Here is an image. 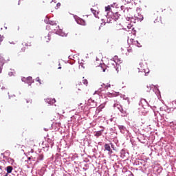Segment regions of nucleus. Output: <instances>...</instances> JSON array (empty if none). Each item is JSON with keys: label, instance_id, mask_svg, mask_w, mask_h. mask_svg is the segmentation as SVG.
<instances>
[{"label": "nucleus", "instance_id": "c9c22d12", "mask_svg": "<svg viewBox=\"0 0 176 176\" xmlns=\"http://www.w3.org/2000/svg\"><path fill=\"white\" fill-rule=\"evenodd\" d=\"M100 27H99V30H100Z\"/></svg>", "mask_w": 176, "mask_h": 176}, {"label": "nucleus", "instance_id": "f704fd0d", "mask_svg": "<svg viewBox=\"0 0 176 176\" xmlns=\"http://www.w3.org/2000/svg\"><path fill=\"white\" fill-rule=\"evenodd\" d=\"M111 146H113V144H111Z\"/></svg>", "mask_w": 176, "mask_h": 176}, {"label": "nucleus", "instance_id": "f8f14e48", "mask_svg": "<svg viewBox=\"0 0 176 176\" xmlns=\"http://www.w3.org/2000/svg\"><path fill=\"white\" fill-rule=\"evenodd\" d=\"M131 54H133V49L129 48L127 50V52H126V56H131Z\"/></svg>", "mask_w": 176, "mask_h": 176}, {"label": "nucleus", "instance_id": "f257e3e1", "mask_svg": "<svg viewBox=\"0 0 176 176\" xmlns=\"http://www.w3.org/2000/svg\"><path fill=\"white\" fill-rule=\"evenodd\" d=\"M22 46L23 47L21 48V52H25V47H28V46L31 47L32 46V44L31 43V42H23L22 43Z\"/></svg>", "mask_w": 176, "mask_h": 176}, {"label": "nucleus", "instance_id": "a878e982", "mask_svg": "<svg viewBox=\"0 0 176 176\" xmlns=\"http://www.w3.org/2000/svg\"><path fill=\"white\" fill-rule=\"evenodd\" d=\"M17 41H10V43L11 44V45H16V43Z\"/></svg>", "mask_w": 176, "mask_h": 176}, {"label": "nucleus", "instance_id": "b1692460", "mask_svg": "<svg viewBox=\"0 0 176 176\" xmlns=\"http://www.w3.org/2000/svg\"><path fill=\"white\" fill-rule=\"evenodd\" d=\"M36 82H38V83H39L40 85H42V82H41V78H39V77H37V78H36Z\"/></svg>", "mask_w": 176, "mask_h": 176}, {"label": "nucleus", "instance_id": "7ed1b4c3", "mask_svg": "<svg viewBox=\"0 0 176 176\" xmlns=\"http://www.w3.org/2000/svg\"><path fill=\"white\" fill-rule=\"evenodd\" d=\"M46 102H47V104H50V105H53V104H54L56 102V99L54 98H47L45 100Z\"/></svg>", "mask_w": 176, "mask_h": 176}, {"label": "nucleus", "instance_id": "1a4fd4ad", "mask_svg": "<svg viewBox=\"0 0 176 176\" xmlns=\"http://www.w3.org/2000/svg\"><path fill=\"white\" fill-rule=\"evenodd\" d=\"M43 41H44V42H50V35L47 34L45 37H43Z\"/></svg>", "mask_w": 176, "mask_h": 176}, {"label": "nucleus", "instance_id": "dca6fc26", "mask_svg": "<svg viewBox=\"0 0 176 176\" xmlns=\"http://www.w3.org/2000/svg\"><path fill=\"white\" fill-rule=\"evenodd\" d=\"M134 45H135V46H137L138 47H142V45H141V43L140 42H138V41H135L133 42Z\"/></svg>", "mask_w": 176, "mask_h": 176}, {"label": "nucleus", "instance_id": "aec40b11", "mask_svg": "<svg viewBox=\"0 0 176 176\" xmlns=\"http://www.w3.org/2000/svg\"><path fill=\"white\" fill-rule=\"evenodd\" d=\"M91 11L92 12L93 14H94L95 17H97V11H96L93 8H91Z\"/></svg>", "mask_w": 176, "mask_h": 176}, {"label": "nucleus", "instance_id": "6e6552de", "mask_svg": "<svg viewBox=\"0 0 176 176\" xmlns=\"http://www.w3.org/2000/svg\"><path fill=\"white\" fill-rule=\"evenodd\" d=\"M120 17V15L119 14V12H116L113 16V19L115 20V21H116V20H119Z\"/></svg>", "mask_w": 176, "mask_h": 176}, {"label": "nucleus", "instance_id": "412c9836", "mask_svg": "<svg viewBox=\"0 0 176 176\" xmlns=\"http://www.w3.org/2000/svg\"><path fill=\"white\" fill-rule=\"evenodd\" d=\"M82 83H83L84 85H85V86H87L89 82L87 81V79H83V80H82Z\"/></svg>", "mask_w": 176, "mask_h": 176}, {"label": "nucleus", "instance_id": "bb28decb", "mask_svg": "<svg viewBox=\"0 0 176 176\" xmlns=\"http://www.w3.org/2000/svg\"><path fill=\"white\" fill-rule=\"evenodd\" d=\"M60 6H61V3H58L56 4V7H57L56 9H58V8H60Z\"/></svg>", "mask_w": 176, "mask_h": 176}, {"label": "nucleus", "instance_id": "393cba45", "mask_svg": "<svg viewBox=\"0 0 176 176\" xmlns=\"http://www.w3.org/2000/svg\"><path fill=\"white\" fill-rule=\"evenodd\" d=\"M4 38H5V37H3V36H1V35H0V45H1V43H2V41H3Z\"/></svg>", "mask_w": 176, "mask_h": 176}, {"label": "nucleus", "instance_id": "6ab92c4d", "mask_svg": "<svg viewBox=\"0 0 176 176\" xmlns=\"http://www.w3.org/2000/svg\"><path fill=\"white\" fill-rule=\"evenodd\" d=\"M105 10L106 12H111V10H112V9L111 8V6L105 7Z\"/></svg>", "mask_w": 176, "mask_h": 176}, {"label": "nucleus", "instance_id": "20e7f679", "mask_svg": "<svg viewBox=\"0 0 176 176\" xmlns=\"http://www.w3.org/2000/svg\"><path fill=\"white\" fill-rule=\"evenodd\" d=\"M76 21L78 24H80V25H86V21L80 18L78 19Z\"/></svg>", "mask_w": 176, "mask_h": 176}, {"label": "nucleus", "instance_id": "2eb2a0df", "mask_svg": "<svg viewBox=\"0 0 176 176\" xmlns=\"http://www.w3.org/2000/svg\"><path fill=\"white\" fill-rule=\"evenodd\" d=\"M125 16H126L127 21H130V20H131V19H133V15H131V14H129H129H126Z\"/></svg>", "mask_w": 176, "mask_h": 176}, {"label": "nucleus", "instance_id": "39448f33", "mask_svg": "<svg viewBox=\"0 0 176 176\" xmlns=\"http://www.w3.org/2000/svg\"><path fill=\"white\" fill-rule=\"evenodd\" d=\"M104 151H107L109 153H113L112 149H111V146L108 144H104Z\"/></svg>", "mask_w": 176, "mask_h": 176}, {"label": "nucleus", "instance_id": "72a5a7b5", "mask_svg": "<svg viewBox=\"0 0 176 176\" xmlns=\"http://www.w3.org/2000/svg\"><path fill=\"white\" fill-rule=\"evenodd\" d=\"M128 17H130V14H128Z\"/></svg>", "mask_w": 176, "mask_h": 176}, {"label": "nucleus", "instance_id": "473e14b6", "mask_svg": "<svg viewBox=\"0 0 176 176\" xmlns=\"http://www.w3.org/2000/svg\"><path fill=\"white\" fill-rule=\"evenodd\" d=\"M0 170H2V166H0Z\"/></svg>", "mask_w": 176, "mask_h": 176}, {"label": "nucleus", "instance_id": "a211bd4d", "mask_svg": "<svg viewBox=\"0 0 176 176\" xmlns=\"http://www.w3.org/2000/svg\"><path fill=\"white\" fill-rule=\"evenodd\" d=\"M115 64H116V62L115 60H111L109 63V65H113V68H115Z\"/></svg>", "mask_w": 176, "mask_h": 176}, {"label": "nucleus", "instance_id": "c85d7f7f", "mask_svg": "<svg viewBox=\"0 0 176 176\" xmlns=\"http://www.w3.org/2000/svg\"><path fill=\"white\" fill-rule=\"evenodd\" d=\"M2 72V66L0 65V74Z\"/></svg>", "mask_w": 176, "mask_h": 176}, {"label": "nucleus", "instance_id": "0eeeda50", "mask_svg": "<svg viewBox=\"0 0 176 176\" xmlns=\"http://www.w3.org/2000/svg\"><path fill=\"white\" fill-rule=\"evenodd\" d=\"M26 82H27L29 85H30L31 83H33V82H34V80H32V77H30V76L28 77V78H26Z\"/></svg>", "mask_w": 176, "mask_h": 176}, {"label": "nucleus", "instance_id": "7c9ffc66", "mask_svg": "<svg viewBox=\"0 0 176 176\" xmlns=\"http://www.w3.org/2000/svg\"><path fill=\"white\" fill-rule=\"evenodd\" d=\"M128 28H131V25H129V26H128Z\"/></svg>", "mask_w": 176, "mask_h": 176}, {"label": "nucleus", "instance_id": "9b49d317", "mask_svg": "<svg viewBox=\"0 0 176 176\" xmlns=\"http://www.w3.org/2000/svg\"><path fill=\"white\" fill-rule=\"evenodd\" d=\"M13 171V167L11 166H7V173L8 174H10Z\"/></svg>", "mask_w": 176, "mask_h": 176}, {"label": "nucleus", "instance_id": "5701e85b", "mask_svg": "<svg viewBox=\"0 0 176 176\" xmlns=\"http://www.w3.org/2000/svg\"><path fill=\"white\" fill-rule=\"evenodd\" d=\"M111 96L113 97H118V96H119V93H116V92L113 93V94H111Z\"/></svg>", "mask_w": 176, "mask_h": 176}, {"label": "nucleus", "instance_id": "cd10ccee", "mask_svg": "<svg viewBox=\"0 0 176 176\" xmlns=\"http://www.w3.org/2000/svg\"><path fill=\"white\" fill-rule=\"evenodd\" d=\"M6 91V89L5 88H1V93H5Z\"/></svg>", "mask_w": 176, "mask_h": 176}, {"label": "nucleus", "instance_id": "f3484780", "mask_svg": "<svg viewBox=\"0 0 176 176\" xmlns=\"http://www.w3.org/2000/svg\"><path fill=\"white\" fill-rule=\"evenodd\" d=\"M118 128L120 130L121 133H123V131H124V130H126V127H124V126H123V125H120L118 126Z\"/></svg>", "mask_w": 176, "mask_h": 176}, {"label": "nucleus", "instance_id": "2f4dec72", "mask_svg": "<svg viewBox=\"0 0 176 176\" xmlns=\"http://www.w3.org/2000/svg\"><path fill=\"white\" fill-rule=\"evenodd\" d=\"M115 58V60H116V58H118V56H115V58Z\"/></svg>", "mask_w": 176, "mask_h": 176}, {"label": "nucleus", "instance_id": "4468645a", "mask_svg": "<svg viewBox=\"0 0 176 176\" xmlns=\"http://www.w3.org/2000/svg\"><path fill=\"white\" fill-rule=\"evenodd\" d=\"M102 131H104V130H101L99 131H97L95 134L96 137H100V135H102Z\"/></svg>", "mask_w": 176, "mask_h": 176}, {"label": "nucleus", "instance_id": "9d476101", "mask_svg": "<svg viewBox=\"0 0 176 176\" xmlns=\"http://www.w3.org/2000/svg\"><path fill=\"white\" fill-rule=\"evenodd\" d=\"M74 71V68L72 66H69L66 68L67 74H69V72H72Z\"/></svg>", "mask_w": 176, "mask_h": 176}, {"label": "nucleus", "instance_id": "4be33fe9", "mask_svg": "<svg viewBox=\"0 0 176 176\" xmlns=\"http://www.w3.org/2000/svg\"><path fill=\"white\" fill-rule=\"evenodd\" d=\"M103 87H105L106 89H108V87H111V84H103Z\"/></svg>", "mask_w": 176, "mask_h": 176}, {"label": "nucleus", "instance_id": "c756f323", "mask_svg": "<svg viewBox=\"0 0 176 176\" xmlns=\"http://www.w3.org/2000/svg\"><path fill=\"white\" fill-rule=\"evenodd\" d=\"M32 159V157H29L28 160H31Z\"/></svg>", "mask_w": 176, "mask_h": 176}, {"label": "nucleus", "instance_id": "ddd939ff", "mask_svg": "<svg viewBox=\"0 0 176 176\" xmlns=\"http://www.w3.org/2000/svg\"><path fill=\"white\" fill-rule=\"evenodd\" d=\"M98 67L100 71L105 72V68L103 67L104 65L100 64Z\"/></svg>", "mask_w": 176, "mask_h": 176}, {"label": "nucleus", "instance_id": "f03ea898", "mask_svg": "<svg viewBox=\"0 0 176 176\" xmlns=\"http://www.w3.org/2000/svg\"><path fill=\"white\" fill-rule=\"evenodd\" d=\"M113 107H114V108H117V109H118L120 111V112H121V113H126V111H124L122 105H120L118 103H116L113 104Z\"/></svg>", "mask_w": 176, "mask_h": 176}, {"label": "nucleus", "instance_id": "423d86ee", "mask_svg": "<svg viewBox=\"0 0 176 176\" xmlns=\"http://www.w3.org/2000/svg\"><path fill=\"white\" fill-rule=\"evenodd\" d=\"M6 64V60L5 58H3V56L2 55H0V66L3 67V65Z\"/></svg>", "mask_w": 176, "mask_h": 176}]
</instances>
